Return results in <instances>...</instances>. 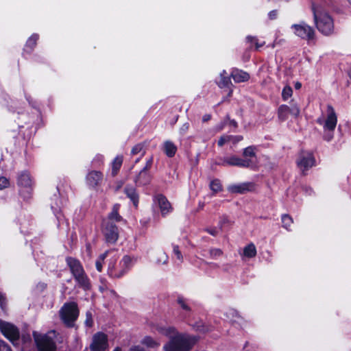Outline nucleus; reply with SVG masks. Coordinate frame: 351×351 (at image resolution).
<instances>
[{"instance_id": "nucleus-1", "label": "nucleus", "mask_w": 351, "mask_h": 351, "mask_svg": "<svg viewBox=\"0 0 351 351\" xmlns=\"http://www.w3.org/2000/svg\"><path fill=\"white\" fill-rule=\"evenodd\" d=\"M314 21L317 29L324 35H331L334 32V23L331 16L319 5H312Z\"/></svg>"}, {"instance_id": "nucleus-2", "label": "nucleus", "mask_w": 351, "mask_h": 351, "mask_svg": "<svg viewBox=\"0 0 351 351\" xmlns=\"http://www.w3.org/2000/svg\"><path fill=\"white\" fill-rule=\"evenodd\" d=\"M197 340L195 336L182 333L165 343L163 351H190Z\"/></svg>"}, {"instance_id": "nucleus-3", "label": "nucleus", "mask_w": 351, "mask_h": 351, "mask_svg": "<svg viewBox=\"0 0 351 351\" xmlns=\"http://www.w3.org/2000/svg\"><path fill=\"white\" fill-rule=\"evenodd\" d=\"M137 262V257L125 255L119 262V269H116V259L110 262L108 269V275L114 278H120L125 275Z\"/></svg>"}, {"instance_id": "nucleus-4", "label": "nucleus", "mask_w": 351, "mask_h": 351, "mask_svg": "<svg viewBox=\"0 0 351 351\" xmlns=\"http://www.w3.org/2000/svg\"><path fill=\"white\" fill-rule=\"evenodd\" d=\"M78 315L77 305L73 302L65 303L60 311L61 319L69 327L73 326Z\"/></svg>"}, {"instance_id": "nucleus-5", "label": "nucleus", "mask_w": 351, "mask_h": 351, "mask_svg": "<svg viewBox=\"0 0 351 351\" xmlns=\"http://www.w3.org/2000/svg\"><path fill=\"white\" fill-rule=\"evenodd\" d=\"M33 337L38 351H55L56 346L54 341L48 335L41 334L36 331Z\"/></svg>"}, {"instance_id": "nucleus-6", "label": "nucleus", "mask_w": 351, "mask_h": 351, "mask_svg": "<svg viewBox=\"0 0 351 351\" xmlns=\"http://www.w3.org/2000/svg\"><path fill=\"white\" fill-rule=\"evenodd\" d=\"M0 330L3 335L8 339L14 346L17 345L19 339V330L14 324L0 320Z\"/></svg>"}, {"instance_id": "nucleus-7", "label": "nucleus", "mask_w": 351, "mask_h": 351, "mask_svg": "<svg viewBox=\"0 0 351 351\" xmlns=\"http://www.w3.org/2000/svg\"><path fill=\"white\" fill-rule=\"evenodd\" d=\"M291 28L293 29L294 34L302 39L311 40L315 37V31L313 27L304 22L293 24Z\"/></svg>"}, {"instance_id": "nucleus-8", "label": "nucleus", "mask_w": 351, "mask_h": 351, "mask_svg": "<svg viewBox=\"0 0 351 351\" xmlns=\"http://www.w3.org/2000/svg\"><path fill=\"white\" fill-rule=\"evenodd\" d=\"M218 164L221 166L250 167L252 165V161L251 159H243L236 156H230L221 158L220 162Z\"/></svg>"}, {"instance_id": "nucleus-9", "label": "nucleus", "mask_w": 351, "mask_h": 351, "mask_svg": "<svg viewBox=\"0 0 351 351\" xmlns=\"http://www.w3.org/2000/svg\"><path fill=\"white\" fill-rule=\"evenodd\" d=\"M315 164V159L311 152H302L297 159V165L303 173Z\"/></svg>"}, {"instance_id": "nucleus-10", "label": "nucleus", "mask_w": 351, "mask_h": 351, "mask_svg": "<svg viewBox=\"0 0 351 351\" xmlns=\"http://www.w3.org/2000/svg\"><path fill=\"white\" fill-rule=\"evenodd\" d=\"M154 204L157 206L161 215L165 217L172 212L173 208L167 197L162 194H158L154 197Z\"/></svg>"}, {"instance_id": "nucleus-11", "label": "nucleus", "mask_w": 351, "mask_h": 351, "mask_svg": "<svg viewBox=\"0 0 351 351\" xmlns=\"http://www.w3.org/2000/svg\"><path fill=\"white\" fill-rule=\"evenodd\" d=\"M103 233L108 243H114L119 237L117 227L112 222L106 221L104 224Z\"/></svg>"}, {"instance_id": "nucleus-12", "label": "nucleus", "mask_w": 351, "mask_h": 351, "mask_svg": "<svg viewBox=\"0 0 351 351\" xmlns=\"http://www.w3.org/2000/svg\"><path fill=\"white\" fill-rule=\"evenodd\" d=\"M108 346L107 336L102 332H97L93 337V342L90 346L92 351H104Z\"/></svg>"}, {"instance_id": "nucleus-13", "label": "nucleus", "mask_w": 351, "mask_h": 351, "mask_svg": "<svg viewBox=\"0 0 351 351\" xmlns=\"http://www.w3.org/2000/svg\"><path fill=\"white\" fill-rule=\"evenodd\" d=\"M337 118L334 108L331 106H328V115L324 124L325 130L333 131L337 125Z\"/></svg>"}, {"instance_id": "nucleus-14", "label": "nucleus", "mask_w": 351, "mask_h": 351, "mask_svg": "<svg viewBox=\"0 0 351 351\" xmlns=\"http://www.w3.org/2000/svg\"><path fill=\"white\" fill-rule=\"evenodd\" d=\"M156 330L160 335H162L169 338V340L175 338L178 335H181L182 332H179L178 330L170 326H156Z\"/></svg>"}, {"instance_id": "nucleus-15", "label": "nucleus", "mask_w": 351, "mask_h": 351, "mask_svg": "<svg viewBox=\"0 0 351 351\" xmlns=\"http://www.w3.org/2000/svg\"><path fill=\"white\" fill-rule=\"evenodd\" d=\"M73 276L80 287L84 290H88L90 289V280L86 274L84 269L82 271L73 274Z\"/></svg>"}, {"instance_id": "nucleus-16", "label": "nucleus", "mask_w": 351, "mask_h": 351, "mask_svg": "<svg viewBox=\"0 0 351 351\" xmlns=\"http://www.w3.org/2000/svg\"><path fill=\"white\" fill-rule=\"evenodd\" d=\"M152 180V176L148 171L142 169L134 179V182L138 186L149 184Z\"/></svg>"}, {"instance_id": "nucleus-17", "label": "nucleus", "mask_w": 351, "mask_h": 351, "mask_svg": "<svg viewBox=\"0 0 351 351\" xmlns=\"http://www.w3.org/2000/svg\"><path fill=\"white\" fill-rule=\"evenodd\" d=\"M254 185L250 182L241 183L233 184L228 187V190L234 193H244L247 191L252 190Z\"/></svg>"}, {"instance_id": "nucleus-18", "label": "nucleus", "mask_w": 351, "mask_h": 351, "mask_svg": "<svg viewBox=\"0 0 351 351\" xmlns=\"http://www.w3.org/2000/svg\"><path fill=\"white\" fill-rule=\"evenodd\" d=\"M103 178L102 173L100 171H90L86 176L87 183L91 186H96L99 185Z\"/></svg>"}, {"instance_id": "nucleus-19", "label": "nucleus", "mask_w": 351, "mask_h": 351, "mask_svg": "<svg viewBox=\"0 0 351 351\" xmlns=\"http://www.w3.org/2000/svg\"><path fill=\"white\" fill-rule=\"evenodd\" d=\"M230 75L236 83L244 82L250 79L247 73L237 69H233Z\"/></svg>"}, {"instance_id": "nucleus-20", "label": "nucleus", "mask_w": 351, "mask_h": 351, "mask_svg": "<svg viewBox=\"0 0 351 351\" xmlns=\"http://www.w3.org/2000/svg\"><path fill=\"white\" fill-rule=\"evenodd\" d=\"M66 263L70 268L72 274L84 270V268L80 262L75 258L71 257L67 258Z\"/></svg>"}, {"instance_id": "nucleus-21", "label": "nucleus", "mask_w": 351, "mask_h": 351, "mask_svg": "<svg viewBox=\"0 0 351 351\" xmlns=\"http://www.w3.org/2000/svg\"><path fill=\"white\" fill-rule=\"evenodd\" d=\"M125 192L127 196L131 199L135 206H138V195L136 193V189L132 186H127L125 189Z\"/></svg>"}, {"instance_id": "nucleus-22", "label": "nucleus", "mask_w": 351, "mask_h": 351, "mask_svg": "<svg viewBox=\"0 0 351 351\" xmlns=\"http://www.w3.org/2000/svg\"><path fill=\"white\" fill-rule=\"evenodd\" d=\"M141 344L149 348H156L160 346V343L158 340L152 338L150 336H145L141 341Z\"/></svg>"}, {"instance_id": "nucleus-23", "label": "nucleus", "mask_w": 351, "mask_h": 351, "mask_svg": "<svg viewBox=\"0 0 351 351\" xmlns=\"http://www.w3.org/2000/svg\"><path fill=\"white\" fill-rule=\"evenodd\" d=\"M18 183L23 187H29L32 184L30 176L27 172L21 173L18 178Z\"/></svg>"}, {"instance_id": "nucleus-24", "label": "nucleus", "mask_w": 351, "mask_h": 351, "mask_svg": "<svg viewBox=\"0 0 351 351\" xmlns=\"http://www.w3.org/2000/svg\"><path fill=\"white\" fill-rule=\"evenodd\" d=\"M177 151V147L173 143L167 141L164 143V152L169 157H173Z\"/></svg>"}, {"instance_id": "nucleus-25", "label": "nucleus", "mask_w": 351, "mask_h": 351, "mask_svg": "<svg viewBox=\"0 0 351 351\" xmlns=\"http://www.w3.org/2000/svg\"><path fill=\"white\" fill-rule=\"evenodd\" d=\"M225 315L231 322L233 323L239 322L242 319L238 312L233 308L228 309L226 312Z\"/></svg>"}, {"instance_id": "nucleus-26", "label": "nucleus", "mask_w": 351, "mask_h": 351, "mask_svg": "<svg viewBox=\"0 0 351 351\" xmlns=\"http://www.w3.org/2000/svg\"><path fill=\"white\" fill-rule=\"evenodd\" d=\"M123 163V157L121 156H117L112 163V175L115 176L120 169Z\"/></svg>"}, {"instance_id": "nucleus-27", "label": "nucleus", "mask_w": 351, "mask_h": 351, "mask_svg": "<svg viewBox=\"0 0 351 351\" xmlns=\"http://www.w3.org/2000/svg\"><path fill=\"white\" fill-rule=\"evenodd\" d=\"M256 254V249L253 243H250L243 249V255L247 258H253Z\"/></svg>"}, {"instance_id": "nucleus-28", "label": "nucleus", "mask_w": 351, "mask_h": 351, "mask_svg": "<svg viewBox=\"0 0 351 351\" xmlns=\"http://www.w3.org/2000/svg\"><path fill=\"white\" fill-rule=\"evenodd\" d=\"M226 74V72L224 70L220 73V80L217 81V84L220 88L228 87L231 84L230 79L225 76Z\"/></svg>"}, {"instance_id": "nucleus-29", "label": "nucleus", "mask_w": 351, "mask_h": 351, "mask_svg": "<svg viewBox=\"0 0 351 351\" xmlns=\"http://www.w3.org/2000/svg\"><path fill=\"white\" fill-rule=\"evenodd\" d=\"M119 208V206L118 204L114 206L112 212L109 214L108 221H120L122 219V217L118 213Z\"/></svg>"}, {"instance_id": "nucleus-30", "label": "nucleus", "mask_w": 351, "mask_h": 351, "mask_svg": "<svg viewBox=\"0 0 351 351\" xmlns=\"http://www.w3.org/2000/svg\"><path fill=\"white\" fill-rule=\"evenodd\" d=\"M243 155L245 157L244 159H251L253 165V158H256L255 147L252 146L246 147L243 150Z\"/></svg>"}, {"instance_id": "nucleus-31", "label": "nucleus", "mask_w": 351, "mask_h": 351, "mask_svg": "<svg viewBox=\"0 0 351 351\" xmlns=\"http://www.w3.org/2000/svg\"><path fill=\"white\" fill-rule=\"evenodd\" d=\"M289 114L295 117H298L300 114V108L298 104L294 101L291 100L290 106H289Z\"/></svg>"}, {"instance_id": "nucleus-32", "label": "nucleus", "mask_w": 351, "mask_h": 351, "mask_svg": "<svg viewBox=\"0 0 351 351\" xmlns=\"http://www.w3.org/2000/svg\"><path fill=\"white\" fill-rule=\"evenodd\" d=\"M289 106H287V105H281L278 108V117L280 118V119L284 121L287 119L288 114L289 113Z\"/></svg>"}, {"instance_id": "nucleus-33", "label": "nucleus", "mask_w": 351, "mask_h": 351, "mask_svg": "<svg viewBox=\"0 0 351 351\" xmlns=\"http://www.w3.org/2000/svg\"><path fill=\"white\" fill-rule=\"evenodd\" d=\"M108 253V251H106L104 254H101L98 259L96 261L95 266L96 269L98 271L101 272L103 267V263L104 261V259L106 258L107 254Z\"/></svg>"}, {"instance_id": "nucleus-34", "label": "nucleus", "mask_w": 351, "mask_h": 351, "mask_svg": "<svg viewBox=\"0 0 351 351\" xmlns=\"http://www.w3.org/2000/svg\"><path fill=\"white\" fill-rule=\"evenodd\" d=\"M293 222V219H292V218L289 215H283L282 216V226L285 229L289 230V228L292 225Z\"/></svg>"}, {"instance_id": "nucleus-35", "label": "nucleus", "mask_w": 351, "mask_h": 351, "mask_svg": "<svg viewBox=\"0 0 351 351\" xmlns=\"http://www.w3.org/2000/svg\"><path fill=\"white\" fill-rule=\"evenodd\" d=\"M143 144H137L131 150V154L132 155H136V154H141V156H143L145 153V151L143 149Z\"/></svg>"}, {"instance_id": "nucleus-36", "label": "nucleus", "mask_w": 351, "mask_h": 351, "mask_svg": "<svg viewBox=\"0 0 351 351\" xmlns=\"http://www.w3.org/2000/svg\"><path fill=\"white\" fill-rule=\"evenodd\" d=\"M169 257L167 254L164 252H160L158 254V256L156 260L158 264L165 265L168 263Z\"/></svg>"}, {"instance_id": "nucleus-37", "label": "nucleus", "mask_w": 351, "mask_h": 351, "mask_svg": "<svg viewBox=\"0 0 351 351\" xmlns=\"http://www.w3.org/2000/svg\"><path fill=\"white\" fill-rule=\"evenodd\" d=\"M210 188L215 193L220 191L221 190V184L220 181L218 180H214L211 181L210 184Z\"/></svg>"}, {"instance_id": "nucleus-38", "label": "nucleus", "mask_w": 351, "mask_h": 351, "mask_svg": "<svg viewBox=\"0 0 351 351\" xmlns=\"http://www.w3.org/2000/svg\"><path fill=\"white\" fill-rule=\"evenodd\" d=\"M38 39V35L33 34L27 41L26 47H29L30 49H33L36 44Z\"/></svg>"}, {"instance_id": "nucleus-39", "label": "nucleus", "mask_w": 351, "mask_h": 351, "mask_svg": "<svg viewBox=\"0 0 351 351\" xmlns=\"http://www.w3.org/2000/svg\"><path fill=\"white\" fill-rule=\"evenodd\" d=\"M292 94H293L292 88L289 86H285L283 88L282 92V97L283 100H287L289 98H290L291 97Z\"/></svg>"}, {"instance_id": "nucleus-40", "label": "nucleus", "mask_w": 351, "mask_h": 351, "mask_svg": "<svg viewBox=\"0 0 351 351\" xmlns=\"http://www.w3.org/2000/svg\"><path fill=\"white\" fill-rule=\"evenodd\" d=\"M210 257L217 259L223 254V252L219 248H212L209 250Z\"/></svg>"}, {"instance_id": "nucleus-41", "label": "nucleus", "mask_w": 351, "mask_h": 351, "mask_svg": "<svg viewBox=\"0 0 351 351\" xmlns=\"http://www.w3.org/2000/svg\"><path fill=\"white\" fill-rule=\"evenodd\" d=\"M193 326L199 332H206L208 331L207 328L204 325L202 322H197L195 324L193 325Z\"/></svg>"}, {"instance_id": "nucleus-42", "label": "nucleus", "mask_w": 351, "mask_h": 351, "mask_svg": "<svg viewBox=\"0 0 351 351\" xmlns=\"http://www.w3.org/2000/svg\"><path fill=\"white\" fill-rule=\"evenodd\" d=\"M178 303L180 305L181 308L183 310H185L186 311H190L191 308L186 304V302L183 298H178Z\"/></svg>"}, {"instance_id": "nucleus-43", "label": "nucleus", "mask_w": 351, "mask_h": 351, "mask_svg": "<svg viewBox=\"0 0 351 351\" xmlns=\"http://www.w3.org/2000/svg\"><path fill=\"white\" fill-rule=\"evenodd\" d=\"M9 180L5 177H0V189H4L9 186Z\"/></svg>"}, {"instance_id": "nucleus-44", "label": "nucleus", "mask_w": 351, "mask_h": 351, "mask_svg": "<svg viewBox=\"0 0 351 351\" xmlns=\"http://www.w3.org/2000/svg\"><path fill=\"white\" fill-rule=\"evenodd\" d=\"M232 136H221L219 140L218 141V145L221 147L223 146L226 143L230 141L232 139Z\"/></svg>"}, {"instance_id": "nucleus-45", "label": "nucleus", "mask_w": 351, "mask_h": 351, "mask_svg": "<svg viewBox=\"0 0 351 351\" xmlns=\"http://www.w3.org/2000/svg\"><path fill=\"white\" fill-rule=\"evenodd\" d=\"M173 252L174 254L176 256V258L179 261H182L183 257H182L181 252L179 250V247L178 245H173Z\"/></svg>"}, {"instance_id": "nucleus-46", "label": "nucleus", "mask_w": 351, "mask_h": 351, "mask_svg": "<svg viewBox=\"0 0 351 351\" xmlns=\"http://www.w3.org/2000/svg\"><path fill=\"white\" fill-rule=\"evenodd\" d=\"M85 324L88 327H91L93 325V318L90 312L86 313V319L85 320Z\"/></svg>"}, {"instance_id": "nucleus-47", "label": "nucleus", "mask_w": 351, "mask_h": 351, "mask_svg": "<svg viewBox=\"0 0 351 351\" xmlns=\"http://www.w3.org/2000/svg\"><path fill=\"white\" fill-rule=\"evenodd\" d=\"M0 351H12V350L5 341L0 340Z\"/></svg>"}, {"instance_id": "nucleus-48", "label": "nucleus", "mask_w": 351, "mask_h": 351, "mask_svg": "<svg viewBox=\"0 0 351 351\" xmlns=\"http://www.w3.org/2000/svg\"><path fill=\"white\" fill-rule=\"evenodd\" d=\"M6 300L5 295L0 291V306L3 311L5 309Z\"/></svg>"}, {"instance_id": "nucleus-49", "label": "nucleus", "mask_w": 351, "mask_h": 351, "mask_svg": "<svg viewBox=\"0 0 351 351\" xmlns=\"http://www.w3.org/2000/svg\"><path fill=\"white\" fill-rule=\"evenodd\" d=\"M247 39L248 41L254 42L256 49H259L261 47H262L265 44L264 42L261 44H259L257 41V39L254 37H252V36L247 37Z\"/></svg>"}, {"instance_id": "nucleus-50", "label": "nucleus", "mask_w": 351, "mask_h": 351, "mask_svg": "<svg viewBox=\"0 0 351 351\" xmlns=\"http://www.w3.org/2000/svg\"><path fill=\"white\" fill-rule=\"evenodd\" d=\"M230 223V221L229 219L227 218V217H223L220 221H219V228L220 229H223V228L226 225V224H229Z\"/></svg>"}, {"instance_id": "nucleus-51", "label": "nucleus", "mask_w": 351, "mask_h": 351, "mask_svg": "<svg viewBox=\"0 0 351 351\" xmlns=\"http://www.w3.org/2000/svg\"><path fill=\"white\" fill-rule=\"evenodd\" d=\"M277 16H278L277 10H272V11L269 12L268 14V16H269V19H271V20L276 19L277 18Z\"/></svg>"}, {"instance_id": "nucleus-52", "label": "nucleus", "mask_w": 351, "mask_h": 351, "mask_svg": "<svg viewBox=\"0 0 351 351\" xmlns=\"http://www.w3.org/2000/svg\"><path fill=\"white\" fill-rule=\"evenodd\" d=\"M189 128V124L188 123H184L180 128V132L184 134H185Z\"/></svg>"}, {"instance_id": "nucleus-53", "label": "nucleus", "mask_w": 351, "mask_h": 351, "mask_svg": "<svg viewBox=\"0 0 351 351\" xmlns=\"http://www.w3.org/2000/svg\"><path fill=\"white\" fill-rule=\"evenodd\" d=\"M207 232L213 236H216L218 234V230L217 228H208L206 230Z\"/></svg>"}, {"instance_id": "nucleus-54", "label": "nucleus", "mask_w": 351, "mask_h": 351, "mask_svg": "<svg viewBox=\"0 0 351 351\" xmlns=\"http://www.w3.org/2000/svg\"><path fill=\"white\" fill-rule=\"evenodd\" d=\"M153 162V158H150L146 162V165L143 168V169H145L149 171V169L152 167Z\"/></svg>"}, {"instance_id": "nucleus-55", "label": "nucleus", "mask_w": 351, "mask_h": 351, "mask_svg": "<svg viewBox=\"0 0 351 351\" xmlns=\"http://www.w3.org/2000/svg\"><path fill=\"white\" fill-rule=\"evenodd\" d=\"M129 351H145V350L139 346H134V347L131 348L129 350Z\"/></svg>"}, {"instance_id": "nucleus-56", "label": "nucleus", "mask_w": 351, "mask_h": 351, "mask_svg": "<svg viewBox=\"0 0 351 351\" xmlns=\"http://www.w3.org/2000/svg\"><path fill=\"white\" fill-rule=\"evenodd\" d=\"M232 138H234L235 141H239L243 139V137L241 136H237L234 137L232 136Z\"/></svg>"}, {"instance_id": "nucleus-57", "label": "nucleus", "mask_w": 351, "mask_h": 351, "mask_svg": "<svg viewBox=\"0 0 351 351\" xmlns=\"http://www.w3.org/2000/svg\"><path fill=\"white\" fill-rule=\"evenodd\" d=\"M301 86H302L301 83H300L298 82L295 84V88L296 89H300L301 88Z\"/></svg>"}, {"instance_id": "nucleus-58", "label": "nucleus", "mask_w": 351, "mask_h": 351, "mask_svg": "<svg viewBox=\"0 0 351 351\" xmlns=\"http://www.w3.org/2000/svg\"><path fill=\"white\" fill-rule=\"evenodd\" d=\"M51 208L53 210L54 213L57 215V208H55L53 205H51Z\"/></svg>"}, {"instance_id": "nucleus-59", "label": "nucleus", "mask_w": 351, "mask_h": 351, "mask_svg": "<svg viewBox=\"0 0 351 351\" xmlns=\"http://www.w3.org/2000/svg\"><path fill=\"white\" fill-rule=\"evenodd\" d=\"M209 118H210V116L207 115V116H205V117H204L203 120H204V121H207V120H208V119H209Z\"/></svg>"}, {"instance_id": "nucleus-60", "label": "nucleus", "mask_w": 351, "mask_h": 351, "mask_svg": "<svg viewBox=\"0 0 351 351\" xmlns=\"http://www.w3.org/2000/svg\"><path fill=\"white\" fill-rule=\"evenodd\" d=\"M317 122H318L319 124H322V123H323V121H322V119H317Z\"/></svg>"}, {"instance_id": "nucleus-61", "label": "nucleus", "mask_w": 351, "mask_h": 351, "mask_svg": "<svg viewBox=\"0 0 351 351\" xmlns=\"http://www.w3.org/2000/svg\"><path fill=\"white\" fill-rule=\"evenodd\" d=\"M113 351H121V348L117 347Z\"/></svg>"}, {"instance_id": "nucleus-62", "label": "nucleus", "mask_w": 351, "mask_h": 351, "mask_svg": "<svg viewBox=\"0 0 351 351\" xmlns=\"http://www.w3.org/2000/svg\"><path fill=\"white\" fill-rule=\"evenodd\" d=\"M138 161H139V158H137V159L135 160V163H137Z\"/></svg>"}]
</instances>
